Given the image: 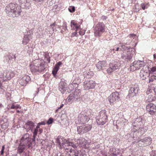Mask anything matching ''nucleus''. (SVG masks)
<instances>
[{"mask_svg": "<svg viewBox=\"0 0 156 156\" xmlns=\"http://www.w3.org/2000/svg\"><path fill=\"white\" fill-rule=\"evenodd\" d=\"M74 150H75V149H72L71 148V149H70L69 150V152H70V153H73L74 152Z\"/></svg>", "mask_w": 156, "mask_h": 156, "instance_id": "obj_55", "label": "nucleus"}, {"mask_svg": "<svg viewBox=\"0 0 156 156\" xmlns=\"http://www.w3.org/2000/svg\"><path fill=\"white\" fill-rule=\"evenodd\" d=\"M63 29L65 30L67 29V26L66 22H64L62 26Z\"/></svg>", "mask_w": 156, "mask_h": 156, "instance_id": "obj_44", "label": "nucleus"}, {"mask_svg": "<svg viewBox=\"0 0 156 156\" xmlns=\"http://www.w3.org/2000/svg\"><path fill=\"white\" fill-rule=\"evenodd\" d=\"M105 31V25L102 23H98L94 28V34L96 37L100 36Z\"/></svg>", "mask_w": 156, "mask_h": 156, "instance_id": "obj_5", "label": "nucleus"}, {"mask_svg": "<svg viewBox=\"0 0 156 156\" xmlns=\"http://www.w3.org/2000/svg\"><path fill=\"white\" fill-rule=\"evenodd\" d=\"M67 85L66 82L61 81L59 83L58 90L61 92L63 94L67 90Z\"/></svg>", "mask_w": 156, "mask_h": 156, "instance_id": "obj_21", "label": "nucleus"}, {"mask_svg": "<svg viewBox=\"0 0 156 156\" xmlns=\"http://www.w3.org/2000/svg\"><path fill=\"white\" fill-rule=\"evenodd\" d=\"M132 130L134 132H136L137 130L140 131L141 133L143 134L145 130L147 129L146 127H143L142 119L140 118L136 119L132 123Z\"/></svg>", "mask_w": 156, "mask_h": 156, "instance_id": "obj_2", "label": "nucleus"}, {"mask_svg": "<svg viewBox=\"0 0 156 156\" xmlns=\"http://www.w3.org/2000/svg\"><path fill=\"white\" fill-rule=\"evenodd\" d=\"M119 93L117 92L112 93L108 97V99L111 105H113L120 100Z\"/></svg>", "mask_w": 156, "mask_h": 156, "instance_id": "obj_11", "label": "nucleus"}, {"mask_svg": "<svg viewBox=\"0 0 156 156\" xmlns=\"http://www.w3.org/2000/svg\"><path fill=\"white\" fill-rule=\"evenodd\" d=\"M14 74L12 72H4L2 75L1 80H0V87L2 86V82L7 80H9L12 77H13Z\"/></svg>", "mask_w": 156, "mask_h": 156, "instance_id": "obj_10", "label": "nucleus"}, {"mask_svg": "<svg viewBox=\"0 0 156 156\" xmlns=\"http://www.w3.org/2000/svg\"><path fill=\"white\" fill-rule=\"evenodd\" d=\"M112 155H113V156H116V155L115 154L113 153H112Z\"/></svg>", "mask_w": 156, "mask_h": 156, "instance_id": "obj_61", "label": "nucleus"}, {"mask_svg": "<svg viewBox=\"0 0 156 156\" xmlns=\"http://www.w3.org/2000/svg\"><path fill=\"white\" fill-rule=\"evenodd\" d=\"M67 144L68 146L72 147L73 149L75 150L77 149V147L72 142H69L68 141Z\"/></svg>", "mask_w": 156, "mask_h": 156, "instance_id": "obj_35", "label": "nucleus"}, {"mask_svg": "<svg viewBox=\"0 0 156 156\" xmlns=\"http://www.w3.org/2000/svg\"><path fill=\"white\" fill-rule=\"evenodd\" d=\"M119 49V47H117L116 48V51H118Z\"/></svg>", "mask_w": 156, "mask_h": 156, "instance_id": "obj_60", "label": "nucleus"}, {"mask_svg": "<svg viewBox=\"0 0 156 156\" xmlns=\"http://www.w3.org/2000/svg\"><path fill=\"white\" fill-rule=\"evenodd\" d=\"M121 66L120 62L119 61H112L109 65V67L107 69L108 73L110 74L112 72L119 68Z\"/></svg>", "mask_w": 156, "mask_h": 156, "instance_id": "obj_9", "label": "nucleus"}, {"mask_svg": "<svg viewBox=\"0 0 156 156\" xmlns=\"http://www.w3.org/2000/svg\"><path fill=\"white\" fill-rule=\"evenodd\" d=\"M34 1H35L37 2H43L44 0H33Z\"/></svg>", "mask_w": 156, "mask_h": 156, "instance_id": "obj_52", "label": "nucleus"}, {"mask_svg": "<svg viewBox=\"0 0 156 156\" xmlns=\"http://www.w3.org/2000/svg\"><path fill=\"white\" fill-rule=\"evenodd\" d=\"M30 78L28 75H24L22 76L19 79L18 82L22 86H25L30 81Z\"/></svg>", "mask_w": 156, "mask_h": 156, "instance_id": "obj_17", "label": "nucleus"}, {"mask_svg": "<svg viewBox=\"0 0 156 156\" xmlns=\"http://www.w3.org/2000/svg\"><path fill=\"white\" fill-rule=\"evenodd\" d=\"M11 108L12 109H17L18 108H20V106L18 105H12Z\"/></svg>", "mask_w": 156, "mask_h": 156, "instance_id": "obj_37", "label": "nucleus"}, {"mask_svg": "<svg viewBox=\"0 0 156 156\" xmlns=\"http://www.w3.org/2000/svg\"><path fill=\"white\" fill-rule=\"evenodd\" d=\"M107 17L104 16H103L101 17V19L103 20H105L107 19Z\"/></svg>", "mask_w": 156, "mask_h": 156, "instance_id": "obj_54", "label": "nucleus"}, {"mask_svg": "<svg viewBox=\"0 0 156 156\" xmlns=\"http://www.w3.org/2000/svg\"><path fill=\"white\" fill-rule=\"evenodd\" d=\"M107 117L105 110H102L96 117V121L99 125H103L107 122Z\"/></svg>", "mask_w": 156, "mask_h": 156, "instance_id": "obj_6", "label": "nucleus"}, {"mask_svg": "<svg viewBox=\"0 0 156 156\" xmlns=\"http://www.w3.org/2000/svg\"><path fill=\"white\" fill-rule=\"evenodd\" d=\"M96 66L98 70L99 71L102 70H103V68L107 66V64L105 61H100L99 62Z\"/></svg>", "mask_w": 156, "mask_h": 156, "instance_id": "obj_19", "label": "nucleus"}, {"mask_svg": "<svg viewBox=\"0 0 156 156\" xmlns=\"http://www.w3.org/2000/svg\"><path fill=\"white\" fill-rule=\"evenodd\" d=\"M13 57L11 55H9L5 56L4 57V61L6 62H9L13 58Z\"/></svg>", "mask_w": 156, "mask_h": 156, "instance_id": "obj_32", "label": "nucleus"}, {"mask_svg": "<svg viewBox=\"0 0 156 156\" xmlns=\"http://www.w3.org/2000/svg\"><path fill=\"white\" fill-rule=\"evenodd\" d=\"M56 25V23L55 22L54 23L52 24H51L50 25V26L51 27H52V30L53 31H54V29H53V27H54L55 26V25Z\"/></svg>", "mask_w": 156, "mask_h": 156, "instance_id": "obj_49", "label": "nucleus"}, {"mask_svg": "<svg viewBox=\"0 0 156 156\" xmlns=\"http://www.w3.org/2000/svg\"><path fill=\"white\" fill-rule=\"evenodd\" d=\"M153 56H154V58H156V55L154 54Z\"/></svg>", "mask_w": 156, "mask_h": 156, "instance_id": "obj_62", "label": "nucleus"}, {"mask_svg": "<svg viewBox=\"0 0 156 156\" xmlns=\"http://www.w3.org/2000/svg\"><path fill=\"white\" fill-rule=\"evenodd\" d=\"M80 25L77 23L76 21L72 20L71 21V26L72 28L77 31L79 29Z\"/></svg>", "mask_w": 156, "mask_h": 156, "instance_id": "obj_26", "label": "nucleus"}, {"mask_svg": "<svg viewBox=\"0 0 156 156\" xmlns=\"http://www.w3.org/2000/svg\"><path fill=\"white\" fill-rule=\"evenodd\" d=\"M80 146L84 148L87 143V141L84 138H81L77 140V141Z\"/></svg>", "mask_w": 156, "mask_h": 156, "instance_id": "obj_23", "label": "nucleus"}, {"mask_svg": "<svg viewBox=\"0 0 156 156\" xmlns=\"http://www.w3.org/2000/svg\"><path fill=\"white\" fill-rule=\"evenodd\" d=\"M68 10L70 12L73 13L75 11V8L74 6H71L68 8Z\"/></svg>", "mask_w": 156, "mask_h": 156, "instance_id": "obj_38", "label": "nucleus"}, {"mask_svg": "<svg viewBox=\"0 0 156 156\" xmlns=\"http://www.w3.org/2000/svg\"><path fill=\"white\" fill-rule=\"evenodd\" d=\"M16 111L17 113H18L20 112V111L19 110H17Z\"/></svg>", "mask_w": 156, "mask_h": 156, "instance_id": "obj_64", "label": "nucleus"}, {"mask_svg": "<svg viewBox=\"0 0 156 156\" xmlns=\"http://www.w3.org/2000/svg\"><path fill=\"white\" fill-rule=\"evenodd\" d=\"M25 147L26 146L22 144H21L20 143L17 149L18 153L19 154H21L23 153L25 149Z\"/></svg>", "mask_w": 156, "mask_h": 156, "instance_id": "obj_29", "label": "nucleus"}, {"mask_svg": "<svg viewBox=\"0 0 156 156\" xmlns=\"http://www.w3.org/2000/svg\"><path fill=\"white\" fill-rule=\"evenodd\" d=\"M147 72H144L143 70H141L140 73V76L142 80H145L146 78V77L147 76Z\"/></svg>", "mask_w": 156, "mask_h": 156, "instance_id": "obj_30", "label": "nucleus"}, {"mask_svg": "<svg viewBox=\"0 0 156 156\" xmlns=\"http://www.w3.org/2000/svg\"><path fill=\"white\" fill-rule=\"evenodd\" d=\"M39 134H41L43 132V129H39Z\"/></svg>", "mask_w": 156, "mask_h": 156, "instance_id": "obj_56", "label": "nucleus"}, {"mask_svg": "<svg viewBox=\"0 0 156 156\" xmlns=\"http://www.w3.org/2000/svg\"><path fill=\"white\" fill-rule=\"evenodd\" d=\"M34 123L31 121H27L25 125V127L26 129L27 132L30 130L31 131L33 130L34 127Z\"/></svg>", "mask_w": 156, "mask_h": 156, "instance_id": "obj_18", "label": "nucleus"}, {"mask_svg": "<svg viewBox=\"0 0 156 156\" xmlns=\"http://www.w3.org/2000/svg\"><path fill=\"white\" fill-rule=\"evenodd\" d=\"M145 63L143 61L140 60L134 61L130 66L129 70L131 71H133L136 70L144 67Z\"/></svg>", "mask_w": 156, "mask_h": 156, "instance_id": "obj_7", "label": "nucleus"}, {"mask_svg": "<svg viewBox=\"0 0 156 156\" xmlns=\"http://www.w3.org/2000/svg\"><path fill=\"white\" fill-rule=\"evenodd\" d=\"M18 1L21 6L17 4L10 3L6 6L5 11L9 16L18 17L22 12L21 7L29 9L30 7L31 0H18Z\"/></svg>", "mask_w": 156, "mask_h": 156, "instance_id": "obj_1", "label": "nucleus"}, {"mask_svg": "<svg viewBox=\"0 0 156 156\" xmlns=\"http://www.w3.org/2000/svg\"><path fill=\"white\" fill-rule=\"evenodd\" d=\"M156 80V76L151 74L149 76V79L148 82L150 83L151 82L154 81V80Z\"/></svg>", "mask_w": 156, "mask_h": 156, "instance_id": "obj_34", "label": "nucleus"}, {"mask_svg": "<svg viewBox=\"0 0 156 156\" xmlns=\"http://www.w3.org/2000/svg\"><path fill=\"white\" fill-rule=\"evenodd\" d=\"M38 131V129L37 128H36L34 129V131L33 133V137L34 138V139H35V137L37 135Z\"/></svg>", "mask_w": 156, "mask_h": 156, "instance_id": "obj_41", "label": "nucleus"}, {"mask_svg": "<svg viewBox=\"0 0 156 156\" xmlns=\"http://www.w3.org/2000/svg\"><path fill=\"white\" fill-rule=\"evenodd\" d=\"M56 143L61 146L64 147L63 145L66 144L68 140L61 136H58L56 140Z\"/></svg>", "mask_w": 156, "mask_h": 156, "instance_id": "obj_20", "label": "nucleus"}, {"mask_svg": "<svg viewBox=\"0 0 156 156\" xmlns=\"http://www.w3.org/2000/svg\"><path fill=\"white\" fill-rule=\"evenodd\" d=\"M39 125H44L46 123L44 122H39L38 123Z\"/></svg>", "mask_w": 156, "mask_h": 156, "instance_id": "obj_51", "label": "nucleus"}, {"mask_svg": "<svg viewBox=\"0 0 156 156\" xmlns=\"http://www.w3.org/2000/svg\"><path fill=\"white\" fill-rule=\"evenodd\" d=\"M81 95V91L80 90L77 89L72 93L70 94L67 99L69 101H76L78 99H80Z\"/></svg>", "mask_w": 156, "mask_h": 156, "instance_id": "obj_8", "label": "nucleus"}, {"mask_svg": "<svg viewBox=\"0 0 156 156\" xmlns=\"http://www.w3.org/2000/svg\"><path fill=\"white\" fill-rule=\"evenodd\" d=\"M150 73H153L154 72L156 71V66L153 67L152 68H150L148 69Z\"/></svg>", "mask_w": 156, "mask_h": 156, "instance_id": "obj_36", "label": "nucleus"}, {"mask_svg": "<svg viewBox=\"0 0 156 156\" xmlns=\"http://www.w3.org/2000/svg\"><path fill=\"white\" fill-rule=\"evenodd\" d=\"M134 51L131 52V53L128 51L126 52H123L122 54V58L125 61L129 62L133 58V55L134 53Z\"/></svg>", "mask_w": 156, "mask_h": 156, "instance_id": "obj_15", "label": "nucleus"}, {"mask_svg": "<svg viewBox=\"0 0 156 156\" xmlns=\"http://www.w3.org/2000/svg\"><path fill=\"white\" fill-rule=\"evenodd\" d=\"M31 38V37L30 35H25L22 41V43L24 45L27 44Z\"/></svg>", "mask_w": 156, "mask_h": 156, "instance_id": "obj_27", "label": "nucleus"}, {"mask_svg": "<svg viewBox=\"0 0 156 156\" xmlns=\"http://www.w3.org/2000/svg\"><path fill=\"white\" fill-rule=\"evenodd\" d=\"M85 32L82 30H80L79 31V33L81 35H83L85 34Z\"/></svg>", "mask_w": 156, "mask_h": 156, "instance_id": "obj_46", "label": "nucleus"}, {"mask_svg": "<svg viewBox=\"0 0 156 156\" xmlns=\"http://www.w3.org/2000/svg\"><path fill=\"white\" fill-rule=\"evenodd\" d=\"M29 136V134L27 133L24 134L21 139L20 143L26 146H28L29 147L31 143V140Z\"/></svg>", "mask_w": 156, "mask_h": 156, "instance_id": "obj_13", "label": "nucleus"}, {"mask_svg": "<svg viewBox=\"0 0 156 156\" xmlns=\"http://www.w3.org/2000/svg\"><path fill=\"white\" fill-rule=\"evenodd\" d=\"M77 150V149H76V150H74V154L75 156H78L79 154V151H78Z\"/></svg>", "mask_w": 156, "mask_h": 156, "instance_id": "obj_45", "label": "nucleus"}, {"mask_svg": "<svg viewBox=\"0 0 156 156\" xmlns=\"http://www.w3.org/2000/svg\"><path fill=\"white\" fill-rule=\"evenodd\" d=\"M45 58V60H46L48 63H49L50 62V57L48 56V55H47L46 54Z\"/></svg>", "mask_w": 156, "mask_h": 156, "instance_id": "obj_40", "label": "nucleus"}, {"mask_svg": "<svg viewBox=\"0 0 156 156\" xmlns=\"http://www.w3.org/2000/svg\"><path fill=\"white\" fill-rule=\"evenodd\" d=\"M94 74L92 71H91L90 70L84 72L83 73V75L84 78L86 77L87 78H89L92 77L94 75Z\"/></svg>", "mask_w": 156, "mask_h": 156, "instance_id": "obj_28", "label": "nucleus"}, {"mask_svg": "<svg viewBox=\"0 0 156 156\" xmlns=\"http://www.w3.org/2000/svg\"><path fill=\"white\" fill-rule=\"evenodd\" d=\"M9 125V123L8 122H5L2 125V128H6Z\"/></svg>", "mask_w": 156, "mask_h": 156, "instance_id": "obj_39", "label": "nucleus"}, {"mask_svg": "<svg viewBox=\"0 0 156 156\" xmlns=\"http://www.w3.org/2000/svg\"><path fill=\"white\" fill-rule=\"evenodd\" d=\"M118 125L117 126H119L121 127H123L124 125H125V123L124 122H120V123H119V121H118V123H117Z\"/></svg>", "mask_w": 156, "mask_h": 156, "instance_id": "obj_42", "label": "nucleus"}, {"mask_svg": "<svg viewBox=\"0 0 156 156\" xmlns=\"http://www.w3.org/2000/svg\"><path fill=\"white\" fill-rule=\"evenodd\" d=\"M62 64V62H59L55 65L52 71V73L54 76H55L56 75L58 70L60 66Z\"/></svg>", "mask_w": 156, "mask_h": 156, "instance_id": "obj_25", "label": "nucleus"}, {"mask_svg": "<svg viewBox=\"0 0 156 156\" xmlns=\"http://www.w3.org/2000/svg\"><path fill=\"white\" fill-rule=\"evenodd\" d=\"M36 94H38V92H39V89L38 88H37V90H36Z\"/></svg>", "mask_w": 156, "mask_h": 156, "instance_id": "obj_59", "label": "nucleus"}, {"mask_svg": "<svg viewBox=\"0 0 156 156\" xmlns=\"http://www.w3.org/2000/svg\"><path fill=\"white\" fill-rule=\"evenodd\" d=\"M138 88L137 87H131L129 91V96L132 97L134 96L138 93Z\"/></svg>", "mask_w": 156, "mask_h": 156, "instance_id": "obj_24", "label": "nucleus"}, {"mask_svg": "<svg viewBox=\"0 0 156 156\" xmlns=\"http://www.w3.org/2000/svg\"><path fill=\"white\" fill-rule=\"evenodd\" d=\"M33 66H30L31 69L33 72H40L45 69L44 64L42 61L40 59H37L35 60L34 62Z\"/></svg>", "mask_w": 156, "mask_h": 156, "instance_id": "obj_4", "label": "nucleus"}, {"mask_svg": "<svg viewBox=\"0 0 156 156\" xmlns=\"http://www.w3.org/2000/svg\"><path fill=\"white\" fill-rule=\"evenodd\" d=\"M152 90H151L149 88H148L146 92V94H149L150 93H151L152 91Z\"/></svg>", "mask_w": 156, "mask_h": 156, "instance_id": "obj_47", "label": "nucleus"}, {"mask_svg": "<svg viewBox=\"0 0 156 156\" xmlns=\"http://www.w3.org/2000/svg\"><path fill=\"white\" fill-rule=\"evenodd\" d=\"M152 139L150 137H146L143 139L141 140L138 141L139 145L141 143H143L144 145H147L151 144V143Z\"/></svg>", "mask_w": 156, "mask_h": 156, "instance_id": "obj_22", "label": "nucleus"}, {"mask_svg": "<svg viewBox=\"0 0 156 156\" xmlns=\"http://www.w3.org/2000/svg\"><path fill=\"white\" fill-rule=\"evenodd\" d=\"M64 105V104H62L60 106V107H58V108L56 110H55V112H57L58 111V109H60V108H62L63 106Z\"/></svg>", "mask_w": 156, "mask_h": 156, "instance_id": "obj_50", "label": "nucleus"}, {"mask_svg": "<svg viewBox=\"0 0 156 156\" xmlns=\"http://www.w3.org/2000/svg\"><path fill=\"white\" fill-rule=\"evenodd\" d=\"M83 85L84 90H88L94 88L96 83L93 80H88L84 82Z\"/></svg>", "mask_w": 156, "mask_h": 156, "instance_id": "obj_12", "label": "nucleus"}, {"mask_svg": "<svg viewBox=\"0 0 156 156\" xmlns=\"http://www.w3.org/2000/svg\"><path fill=\"white\" fill-rule=\"evenodd\" d=\"M92 113V111L91 110L82 112L78 115V120L83 123L88 122L93 115Z\"/></svg>", "mask_w": 156, "mask_h": 156, "instance_id": "obj_3", "label": "nucleus"}, {"mask_svg": "<svg viewBox=\"0 0 156 156\" xmlns=\"http://www.w3.org/2000/svg\"><path fill=\"white\" fill-rule=\"evenodd\" d=\"M52 122H53L52 119L50 118L48 120L47 122V124H48V125H49V124H51L52 123Z\"/></svg>", "mask_w": 156, "mask_h": 156, "instance_id": "obj_43", "label": "nucleus"}, {"mask_svg": "<svg viewBox=\"0 0 156 156\" xmlns=\"http://www.w3.org/2000/svg\"><path fill=\"white\" fill-rule=\"evenodd\" d=\"M91 125L86 124L82 126H78L77 130L79 134H83L91 130Z\"/></svg>", "mask_w": 156, "mask_h": 156, "instance_id": "obj_14", "label": "nucleus"}, {"mask_svg": "<svg viewBox=\"0 0 156 156\" xmlns=\"http://www.w3.org/2000/svg\"><path fill=\"white\" fill-rule=\"evenodd\" d=\"M129 36V37H132L133 38L135 37L136 36V35L135 34H130Z\"/></svg>", "mask_w": 156, "mask_h": 156, "instance_id": "obj_53", "label": "nucleus"}, {"mask_svg": "<svg viewBox=\"0 0 156 156\" xmlns=\"http://www.w3.org/2000/svg\"><path fill=\"white\" fill-rule=\"evenodd\" d=\"M4 146H3L2 147V149H3V150H4Z\"/></svg>", "mask_w": 156, "mask_h": 156, "instance_id": "obj_63", "label": "nucleus"}, {"mask_svg": "<svg viewBox=\"0 0 156 156\" xmlns=\"http://www.w3.org/2000/svg\"><path fill=\"white\" fill-rule=\"evenodd\" d=\"M146 108L147 112L151 115H154L156 112V106L152 103L148 104Z\"/></svg>", "mask_w": 156, "mask_h": 156, "instance_id": "obj_16", "label": "nucleus"}, {"mask_svg": "<svg viewBox=\"0 0 156 156\" xmlns=\"http://www.w3.org/2000/svg\"><path fill=\"white\" fill-rule=\"evenodd\" d=\"M121 48L123 50L126 51H129V52H130V51H134L133 48H130V47L126 46L125 45H121Z\"/></svg>", "mask_w": 156, "mask_h": 156, "instance_id": "obj_31", "label": "nucleus"}, {"mask_svg": "<svg viewBox=\"0 0 156 156\" xmlns=\"http://www.w3.org/2000/svg\"><path fill=\"white\" fill-rule=\"evenodd\" d=\"M155 99V98L154 95L152 94H150L148 96L147 101L150 102L153 101Z\"/></svg>", "mask_w": 156, "mask_h": 156, "instance_id": "obj_33", "label": "nucleus"}, {"mask_svg": "<svg viewBox=\"0 0 156 156\" xmlns=\"http://www.w3.org/2000/svg\"><path fill=\"white\" fill-rule=\"evenodd\" d=\"M40 125H39L38 123L37 125L36 128H37V129H38L40 128Z\"/></svg>", "mask_w": 156, "mask_h": 156, "instance_id": "obj_58", "label": "nucleus"}, {"mask_svg": "<svg viewBox=\"0 0 156 156\" xmlns=\"http://www.w3.org/2000/svg\"><path fill=\"white\" fill-rule=\"evenodd\" d=\"M141 7L142 9L144 10L146 8V5L144 3H142L141 5Z\"/></svg>", "mask_w": 156, "mask_h": 156, "instance_id": "obj_48", "label": "nucleus"}, {"mask_svg": "<svg viewBox=\"0 0 156 156\" xmlns=\"http://www.w3.org/2000/svg\"><path fill=\"white\" fill-rule=\"evenodd\" d=\"M3 152H4V150L3 149H2L1 151V155H2L3 154Z\"/></svg>", "mask_w": 156, "mask_h": 156, "instance_id": "obj_57", "label": "nucleus"}]
</instances>
